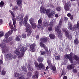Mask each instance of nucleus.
I'll list each match as a JSON object with an SVG mask.
<instances>
[{
	"instance_id": "nucleus-50",
	"label": "nucleus",
	"mask_w": 79,
	"mask_h": 79,
	"mask_svg": "<svg viewBox=\"0 0 79 79\" xmlns=\"http://www.w3.org/2000/svg\"><path fill=\"white\" fill-rule=\"evenodd\" d=\"M55 16L56 18H58V15L56 14L55 15Z\"/></svg>"
},
{
	"instance_id": "nucleus-63",
	"label": "nucleus",
	"mask_w": 79,
	"mask_h": 79,
	"mask_svg": "<svg viewBox=\"0 0 79 79\" xmlns=\"http://www.w3.org/2000/svg\"><path fill=\"white\" fill-rule=\"evenodd\" d=\"M50 6V5H49V6Z\"/></svg>"
},
{
	"instance_id": "nucleus-37",
	"label": "nucleus",
	"mask_w": 79,
	"mask_h": 79,
	"mask_svg": "<svg viewBox=\"0 0 79 79\" xmlns=\"http://www.w3.org/2000/svg\"><path fill=\"white\" fill-rule=\"evenodd\" d=\"M6 57L7 59L10 60V53H9L6 56Z\"/></svg>"
},
{
	"instance_id": "nucleus-9",
	"label": "nucleus",
	"mask_w": 79,
	"mask_h": 79,
	"mask_svg": "<svg viewBox=\"0 0 79 79\" xmlns=\"http://www.w3.org/2000/svg\"><path fill=\"white\" fill-rule=\"evenodd\" d=\"M62 31L63 32H65V34L68 38L70 39V40H71L72 39V36L71 35H69V33L68 30H67V29L63 28L62 29Z\"/></svg>"
},
{
	"instance_id": "nucleus-30",
	"label": "nucleus",
	"mask_w": 79,
	"mask_h": 79,
	"mask_svg": "<svg viewBox=\"0 0 79 79\" xmlns=\"http://www.w3.org/2000/svg\"><path fill=\"white\" fill-rule=\"evenodd\" d=\"M44 60V59L42 57H39L38 59V61L39 62H42Z\"/></svg>"
},
{
	"instance_id": "nucleus-5",
	"label": "nucleus",
	"mask_w": 79,
	"mask_h": 79,
	"mask_svg": "<svg viewBox=\"0 0 79 79\" xmlns=\"http://www.w3.org/2000/svg\"><path fill=\"white\" fill-rule=\"evenodd\" d=\"M63 22V19H61L59 22V24L58 26L56 27L55 30L57 33V35H58V37L59 39H61L62 37V33L61 31L60 30V27H61L62 26V22Z\"/></svg>"
},
{
	"instance_id": "nucleus-51",
	"label": "nucleus",
	"mask_w": 79,
	"mask_h": 79,
	"mask_svg": "<svg viewBox=\"0 0 79 79\" xmlns=\"http://www.w3.org/2000/svg\"><path fill=\"white\" fill-rule=\"evenodd\" d=\"M48 67L47 66L46 68V69L45 70V71H48Z\"/></svg>"
},
{
	"instance_id": "nucleus-32",
	"label": "nucleus",
	"mask_w": 79,
	"mask_h": 79,
	"mask_svg": "<svg viewBox=\"0 0 79 79\" xmlns=\"http://www.w3.org/2000/svg\"><path fill=\"white\" fill-rule=\"evenodd\" d=\"M49 24V22H44V25L46 26H48Z\"/></svg>"
},
{
	"instance_id": "nucleus-25",
	"label": "nucleus",
	"mask_w": 79,
	"mask_h": 79,
	"mask_svg": "<svg viewBox=\"0 0 79 79\" xmlns=\"http://www.w3.org/2000/svg\"><path fill=\"white\" fill-rule=\"evenodd\" d=\"M49 37L51 39H55V35L53 34H50L49 35Z\"/></svg>"
},
{
	"instance_id": "nucleus-34",
	"label": "nucleus",
	"mask_w": 79,
	"mask_h": 79,
	"mask_svg": "<svg viewBox=\"0 0 79 79\" xmlns=\"http://www.w3.org/2000/svg\"><path fill=\"white\" fill-rule=\"evenodd\" d=\"M4 35V33L2 31H0V37Z\"/></svg>"
},
{
	"instance_id": "nucleus-4",
	"label": "nucleus",
	"mask_w": 79,
	"mask_h": 79,
	"mask_svg": "<svg viewBox=\"0 0 79 79\" xmlns=\"http://www.w3.org/2000/svg\"><path fill=\"white\" fill-rule=\"evenodd\" d=\"M40 10L41 13H45L46 12V14L49 18H52L53 17L54 13H53V12L50 9H48L46 10V9L45 7L41 6L40 7Z\"/></svg>"
},
{
	"instance_id": "nucleus-56",
	"label": "nucleus",
	"mask_w": 79,
	"mask_h": 79,
	"mask_svg": "<svg viewBox=\"0 0 79 79\" xmlns=\"http://www.w3.org/2000/svg\"><path fill=\"white\" fill-rule=\"evenodd\" d=\"M13 40V37H11L10 38V40Z\"/></svg>"
},
{
	"instance_id": "nucleus-7",
	"label": "nucleus",
	"mask_w": 79,
	"mask_h": 79,
	"mask_svg": "<svg viewBox=\"0 0 79 79\" xmlns=\"http://www.w3.org/2000/svg\"><path fill=\"white\" fill-rule=\"evenodd\" d=\"M68 28L69 29L72 30V31H75L76 29H77V28H79V23L78 22L77 23V24L75 25L72 28V24L70 22H68Z\"/></svg>"
},
{
	"instance_id": "nucleus-36",
	"label": "nucleus",
	"mask_w": 79,
	"mask_h": 79,
	"mask_svg": "<svg viewBox=\"0 0 79 79\" xmlns=\"http://www.w3.org/2000/svg\"><path fill=\"white\" fill-rule=\"evenodd\" d=\"M6 74V71L3 70L2 71V75H5Z\"/></svg>"
},
{
	"instance_id": "nucleus-10",
	"label": "nucleus",
	"mask_w": 79,
	"mask_h": 79,
	"mask_svg": "<svg viewBox=\"0 0 79 79\" xmlns=\"http://www.w3.org/2000/svg\"><path fill=\"white\" fill-rule=\"evenodd\" d=\"M10 13L12 15V20L13 21V23L14 27H16V19L15 18V13L12 11H10Z\"/></svg>"
},
{
	"instance_id": "nucleus-21",
	"label": "nucleus",
	"mask_w": 79,
	"mask_h": 79,
	"mask_svg": "<svg viewBox=\"0 0 79 79\" xmlns=\"http://www.w3.org/2000/svg\"><path fill=\"white\" fill-rule=\"evenodd\" d=\"M48 40V38H43L40 39V40L41 42H46Z\"/></svg>"
},
{
	"instance_id": "nucleus-20",
	"label": "nucleus",
	"mask_w": 79,
	"mask_h": 79,
	"mask_svg": "<svg viewBox=\"0 0 79 79\" xmlns=\"http://www.w3.org/2000/svg\"><path fill=\"white\" fill-rule=\"evenodd\" d=\"M14 77H19L20 76V74H19L18 72H15V73L14 74Z\"/></svg>"
},
{
	"instance_id": "nucleus-23",
	"label": "nucleus",
	"mask_w": 79,
	"mask_h": 79,
	"mask_svg": "<svg viewBox=\"0 0 79 79\" xmlns=\"http://www.w3.org/2000/svg\"><path fill=\"white\" fill-rule=\"evenodd\" d=\"M55 59L57 60H59L60 59V56L59 54L56 53Z\"/></svg>"
},
{
	"instance_id": "nucleus-55",
	"label": "nucleus",
	"mask_w": 79,
	"mask_h": 79,
	"mask_svg": "<svg viewBox=\"0 0 79 79\" xmlns=\"http://www.w3.org/2000/svg\"><path fill=\"white\" fill-rule=\"evenodd\" d=\"M16 57H17V56H14V59H15V58H16Z\"/></svg>"
},
{
	"instance_id": "nucleus-40",
	"label": "nucleus",
	"mask_w": 79,
	"mask_h": 79,
	"mask_svg": "<svg viewBox=\"0 0 79 79\" xmlns=\"http://www.w3.org/2000/svg\"><path fill=\"white\" fill-rule=\"evenodd\" d=\"M24 76H20L19 77H18L17 79H24Z\"/></svg>"
},
{
	"instance_id": "nucleus-22",
	"label": "nucleus",
	"mask_w": 79,
	"mask_h": 79,
	"mask_svg": "<svg viewBox=\"0 0 79 79\" xmlns=\"http://www.w3.org/2000/svg\"><path fill=\"white\" fill-rule=\"evenodd\" d=\"M22 70L23 71V72L25 73H26L27 71V68L25 67H23L22 68Z\"/></svg>"
},
{
	"instance_id": "nucleus-52",
	"label": "nucleus",
	"mask_w": 79,
	"mask_h": 79,
	"mask_svg": "<svg viewBox=\"0 0 79 79\" xmlns=\"http://www.w3.org/2000/svg\"><path fill=\"white\" fill-rule=\"evenodd\" d=\"M3 63V61L2 60H0V64H1Z\"/></svg>"
},
{
	"instance_id": "nucleus-54",
	"label": "nucleus",
	"mask_w": 79,
	"mask_h": 79,
	"mask_svg": "<svg viewBox=\"0 0 79 79\" xmlns=\"http://www.w3.org/2000/svg\"><path fill=\"white\" fill-rule=\"evenodd\" d=\"M39 35H37L36 38V39H39Z\"/></svg>"
},
{
	"instance_id": "nucleus-12",
	"label": "nucleus",
	"mask_w": 79,
	"mask_h": 79,
	"mask_svg": "<svg viewBox=\"0 0 79 79\" xmlns=\"http://www.w3.org/2000/svg\"><path fill=\"white\" fill-rule=\"evenodd\" d=\"M10 31H9L8 32H7L5 34V39L6 40V41H7L8 42H6V43H10V40H6V39H7V38H8V37H9V36H10Z\"/></svg>"
},
{
	"instance_id": "nucleus-24",
	"label": "nucleus",
	"mask_w": 79,
	"mask_h": 79,
	"mask_svg": "<svg viewBox=\"0 0 79 79\" xmlns=\"http://www.w3.org/2000/svg\"><path fill=\"white\" fill-rule=\"evenodd\" d=\"M17 4L19 6L22 5V0H17Z\"/></svg>"
},
{
	"instance_id": "nucleus-3",
	"label": "nucleus",
	"mask_w": 79,
	"mask_h": 79,
	"mask_svg": "<svg viewBox=\"0 0 79 79\" xmlns=\"http://www.w3.org/2000/svg\"><path fill=\"white\" fill-rule=\"evenodd\" d=\"M27 47L26 46L23 45L22 46H20V48H18L15 51V54L18 55V58H21V57L24 56V52L27 50Z\"/></svg>"
},
{
	"instance_id": "nucleus-44",
	"label": "nucleus",
	"mask_w": 79,
	"mask_h": 79,
	"mask_svg": "<svg viewBox=\"0 0 79 79\" xmlns=\"http://www.w3.org/2000/svg\"><path fill=\"white\" fill-rule=\"evenodd\" d=\"M35 65L36 67H38V63H37V62L35 61Z\"/></svg>"
},
{
	"instance_id": "nucleus-11",
	"label": "nucleus",
	"mask_w": 79,
	"mask_h": 79,
	"mask_svg": "<svg viewBox=\"0 0 79 79\" xmlns=\"http://www.w3.org/2000/svg\"><path fill=\"white\" fill-rule=\"evenodd\" d=\"M35 46H36L35 43H33L31 45L30 47V51L31 52H35Z\"/></svg>"
},
{
	"instance_id": "nucleus-27",
	"label": "nucleus",
	"mask_w": 79,
	"mask_h": 79,
	"mask_svg": "<svg viewBox=\"0 0 79 79\" xmlns=\"http://www.w3.org/2000/svg\"><path fill=\"white\" fill-rule=\"evenodd\" d=\"M31 24V27H32V28L33 29L36 28V27H37V25L35 23H34Z\"/></svg>"
},
{
	"instance_id": "nucleus-53",
	"label": "nucleus",
	"mask_w": 79,
	"mask_h": 79,
	"mask_svg": "<svg viewBox=\"0 0 79 79\" xmlns=\"http://www.w3.org/2000/svg\"><path fill=\"white\" fill-rule=\"evenodd\" d=\"M63 79H67V77L66 76H64V77Z\"/></svg>"
},
{
	"instance_id": "nucleus-13",
	"label": "nucleus",
	"mask_w": 79,
	"mask_h": 79,
	"mask_svg": "<svg viewBox=\"0 0 79 79\" xmlns=\"http://www.w3.org/2000/svg\"><path fill=\"white\" fill-rule=\"evenodd\" d=\"M10 9L12 10H14V11H18V6H15L13 7V5L12 4H10Z\"/></svg>"
},
{
	"instance_id": "nucleus-46",
	"label": "nucleus",
	"mask_w": 79,
	"mask_h": 79,
	"mask_svg": "<svg viewBox=\"0 0 79 79\" xmlns=\"http://www.w3.org/2000/svg\"><path fill=\"white\" fill-rule=\"evenodd\" d=\"M3 20L0 19V25H1V24H3Z\"/></svg>"
},
{
	"instance_id": "nucleus-6",
	"label": "nucleus",
	"mask_w": 79,
	"mask_h": 79,
	"mask_svg": "<svg viewBox=\"0 0 79 79\" xmlns=\"http://www.w3.org/2000/svg\"><path fill=\"white\" fill-rule=\"evenodd\" d=\"M8 42V40L6 41V39H4L3 42L0 44V47H1L2 50V52L4 53H6L8 51V48L6 47V43Z\"/></svg>"
},
{
	"instance_id": "nucleus-43",
	"label": "nucleus",
	"mask_w": 79,
	"mask_h": 79,
	"mask_svg": "<svg viewBox=\"0 0 79 79\" xmlns=\"http://www.w3.org/2000/svg\"><path fill=\"white\" fill-rule=\"evenodd\" d=\"M64 20L65 23H66L67 21L68 20V18L65 17H64Z\"/></svg>"
},
{
	"instance_id": "nucleus-14",
	"label": "nucleus",
	"mask_w": 79,
	"mask_h": 79,
	"mask_svg": "<svg viewBox=\"0 0 79 79\" xmlns=\"http://www.w3.org/2000/svg\"><path fill=\"white\" fill-rule=\"evenodd\" d=\"M42 19H40L38 21V27L39 29H40L42 27Z\"/></svg>"
},
{
	"instance_id": "nucleus-8",
	"label": "nucleus",
	"mask_w": 79,
	"mask_h": 79,
	"mask_svg": "<svg viewBox=\"0 0 79 79\" xmlns=\"http://www.w3.org/2000/svg\"><path fill=\"white\" fill-rule=\"evenodd\" d=\"M66 2H67V0H63V2L64 4V9L66 11H69L70 10L69 7L71 6V3L69 1L68 2L66 3Z\"/></svg>"
},
{
	"instance_id": "nucleus-19",
	"label": "nucleus",
	"mask_w": 79,
	"mask_h": 79,
	"mask_svg": "<svg viewBox=\"0 0 79 79\" xmlns=\"http://www.w3.org/2000/svg\"><path fill=\"white\" fill-rule=\"evenodd\" d=\"M35 75H33L32 76L33 79H34L36 77V78H38L39 77V72L38 71H36L35 73Z\"/></svg>"
},
{
	"instance_id": "nucleus-64",
	"label": "nucleus",
	"mask_w": 79,
	"mask_h": 79,
	"mask_svg": "<svg viewBox=\"0 0 79 79\" xmlns=\"http://www.w3.org/2000/svg\"><path fill=\"white\" fill-rule=\"evenodd\" d=\"M44 73L45 74V72H44Z\"/></svg>"
},
{
	"instance_id": "nucleus-18",
	"label": "nucleus",
	"mask_w": 79,
	"mask_h": 79,
	"mask_svg": "<svg viewBox=\"0 0 79 79\" xmlns=\"http://www.w3.org/2000/svg\"><path fill=\"white\" fill-rule=\"evenodd\" d=\"M10 29H11L10 30V34H11L12 33H13V30L14 31H17V29L16 28H14V29H13V25L11 24V23H10Z\"/></svg>"
},
{
	"instance_id": "nucleus-28",
	"label": "nucleus",
	"mask_w": 79,
	"mask_h": 79,
	"mask_svg": "<svg viewBox=\"0 0 79 79\" xmlns=\"http://www.w3.org/2000/svg\"><path fill=\"white\" fill-rule=\"evenodd\" d=\"M21 36L20 35L17 36L16 38H15V40L16 41H20V38L21 37Z\"/></svg>"
},
{
	"instance_id": "nucleus-59",
	"label": "nucleus",
	"mask_w": 79,
	"mask_h": 79,
	"mask_svg": "<svg viewBox=\"0 0 79 79\" xmlns=\"http://www.w3.org/2000/svg\"><path fill=\"white\" fill-rule=\"evenodd\" d=\"M63 75V73H62L61 75V76H62Z\"/></svg>"
},
{
	"instance_id": "nucleus-45",
	"label": "nucleus",
	"mask_w": 79,
	"mask_h": 79,
	"mask_svg": "<svg viewBox=\"0 0 79 79\" xmlns=\"http://www.w3.org/2000/svg\"><path fill=\"white\" fill-rule=\"evenodd\" d=\"M73 18H74V16L73 15H71L70 17V19L71 20H73Z\"/></svg>"
},
{
	"instance_id": "nucleus-57",
	"label": "nucleus",
	"mask_w": 79,
	"mask_h": 79,
	"mask_svg": "<svg viewBox=\"0 0 79 79\" xmlns=\"http://www.w3.org/2000/svg\"><path fill=\"white\" fill-rule=\"evenodd\" d=\"M77 76L79 77V72L77 73Z\"/></svg>"
},
{
	"instance_id": "nucleus-29",
	"label": "nucleus",
	"mask_w": 79,
	"mask_h": 79,
	"mask_svg": "<svg viewBox=\"0 0 79 79\" xmlns=\"http://www.w3.org/2000/svg\"><path fill=\"white\" fill-rule=\"evenodd\" d=\"M30 23L31 24H32L34 23V19L32 18H31L29 20Z\"/></svg>"
},
{
	"instance_id": "nucleus-42",
	"label": "nucleus",
	"mask_w": 79,
	"mask_h": 79,
	"mask_svg": "<svg viewBox=\"0 0 79 79\" xmlns=\"http://www.w3.org/2000/svg\"><path fill=\"white\" fill-rule=\"evenodd\" d=\"M27 75L29 77H31V76H32V73L31 72H28L27 74Z\"/></svg>"
},
{
	"instance_id": "nucleus-47",
	"label": "nucleus",
	"mask_w": 79,
	"mask_h": 79,
	"mask_svg": "<svg viewBox=\"0 0 79 79\" xmlns=\"http://www.w3.org/2000/svg\"><path fill=\"white\" fill-rule=\"evenodd\" d=\"M73 73H77V70L76 69H73Z\"/></svg>"
},
{
	"instance_id": "nucleus-15",
	"label": "nucleus",
	"mask_w": 79,
	"mask_h": 79,
	"mask_svg": "<svg viewBox=\"0 0 79 79\" xmlns=\"http://www.w3.org/2000/svg\"><path fill=\"white\" fill-rule=\"evenodd\" d=\"M40 45L41 47L44 48V49L46 50L47 52H48V48L47 47H46V46L43 43L41 42L40 44Z\"/></svg>"
},
{
	"instance_id": "nucleus-26",
	"label": "nucleus",
	"mask_w": 79,
	"mask_h": 79,
	"mask_svg": "<svg viewBox=\"0 0 79 79\" xmlns=\"http://www.w3.org/2000/svg\"><path fill=\"white\" fill-rule=\"evenodd\" d=\"M74 44L76 45H77L79 44V40L77 39H75L74 41Z\"/></svg>"
},
{
	"instance_id": "nucleus-62",
	"label": "nucleus",
	"mask_w": 79,
	"mask_h": 79,
	"mask_svg": "<svg viewBox=\"0 0 79 79\" xmlns=\"http://www.w3.org/2000/svg\"><path fill=\"white\" fill-rule=\"evenodd\" d=\"M11 57L13 58V55H11Z\"/></svg>"
},
{
	"instance_id": "nucleus-16",
	"label": "nucleus",
	"mask_w": 79,
	"mask_h": 79,
	"mask_svg": "<svg viewBox=\"0 0 79 79\" xmlns=\"http://www.w3.org/2000/svg\"><path fill=\"white\" fill-rule=\"evenodd\" d=\"M38 67L41 69H45V67L44 66V65L42 63H40Z\"/></svg>"
},
{
	"instance_id": "nucleus-39",
	"label": "nucleus",
	"mask_w": 79,
	"mask_h": 79,
	"mask_svg": "<svg viewBox=\"0 0 79 79\" xmlns=\"http://www.w3.org/2000/svg\"><path fill=\"white\" fill-rule=\"evenodd\" d=\"M3 5H4V2L2 1H1L0 3V6L1 7H2V6H3Z\"/></svg>"
},
{
	"instance_id": "nucleus-35",
	"label": "nucleus",
	"mask_w": 79,
	"mask_h": 79,
	"mask_svg": "<svg viewBox=\"0 0 79 79\" xmlns=\"http://www.w3.org/2000/svg\"><path fill=\"white\" fill-rule=\"evenodd\" d=\"M47 62L49 66L50 67L52 66V63H51V62L49 60Z\"/></svg>"
},
{
	"instance_id": "nucleus-41",
	"label": "nucleus",
	"mask_w": 79,
	"mask_h": 79,
	"mask_svg": "<svg viewBox=\"0 0 79 79\" xmlns=\"http://www.w3.org/2000/svg\"><path fill=\"white\" fill-rule=\"evenodd\" d=\"M40 53L41 55H44V54L45 53V52L43 51H41L40 52Z\"/></svg>"
},
{
	"instance_id": "nucleus-60",
	"label": "nucleus",
	"mask_w": 79,
	"mask_h": 79,
	"mask_svg": "<svg viewBox=\"0 0 79 79\" xmlns=\"http://www.w3.org/2000/svg\"><path fill=\"white\" fill-rule=\"evenodd\" d=\"M48 79H52V78H48Z\"/></svg>"
},
{
	"instance_id": "nucleus-48",
	"label": "nucleus",
	"mask_w": 79,
	"mask_h": 79,
	"mask_svg": "<svg viewBox=\"0 0 79 79\" xmlns=\"http://www.w3.org/2000/svg\"><path fill=\"white\" fill-rule=\"evenodd\" d=\"M52 69L53 71H55L56 70V68L55 66H53L52 67Z\"/></svg>"
},
{
	"instance_id": "nucleus-61",
	"label": "nucleus",
	"mask_w": 79,
	"mask_h": 79,
	"mask_svg": "<svg viewBox=\"0 0 79 79\" xmlns=\"http://www.w3.org/2000/svg\"><path fill=\"white\" fill-rule=\"evenodd\" d=\"M9 26H10V23H9Z\"/></svg>"
},
{
	"instance_id": "nucleus-2",
	"label": "nucleus",
	"mask_w": 79,
	"mask_h": 79,
	"mask_svg": "<svg viewBox=\"0 0 79 79\" xmlns=\"http://www.w3.org/2000/svg\"><path fill=\"white\" fill-rule=\"evenodd\" d=\"M74 55V54L71 52L70 54H68L65 55L64 56V58L65 59H69L71 63H73V64L69 65L67 66V68L69 70H71L72 69L74 68L75 66V65L76 64V62H74V59H73V56Z\"/></svg>"
},
{
	"instance_id": "nucleus-58",
	"label": "nucleus",
	"mask_w": 79,
	"mask_h": 79,
	"mask_svg": "<svg viewBox=\"0 0 79 79\" xmlns=\"http://www.w3.org/2000/svg\"><path fill=\"white\" fill-rule=\"evenodd\" d=\"M72 2H74V1H75V0H70Z\"/></svg>"
},
{
	"instance_id": "nucleus-38",
	"label": "nucleus",
	"mask_w": 79,
	"mask_h": 79,
	"mask_svg": "<svg viewBox=\"0 0 79 79\" xmlns=\"http://www.w3.org/2000/svg\"><path fill=\"white\" fill-rule=\"evenodd\" d=\"M61 9V7L59 6L57 7L56 8V10L57 11H60Z\"/></svg>"
},
{
	"instance_id": "nucleus-17",
	"label": "nucleus",
	"mask_w": 79,
	"mask_h": 79,
	"mask_svg": "<svg viewBox=\"0 0 79 79\" xmlns=\"http://www.w3.org/2000/svg\"><path fill=\"white\" fill-rule=\"evenodd\" d=\"M53 20L52 22H51L49 24V26L50 27H48V29L49 31H52V26H53Z\"/></svg>"
},
{
	"instance_id": "nucleus-31",
	"label": "nucleus",
	"mask_w": 79,
	"mask_h": 79,
	"mask_svg": "<svg viewBox=\"0 0 79 79\" xmlns=\"http://www.w3.org/2000/svg\"><path fill=\"white\" fill-rule=\"evenodd\" d=\"M22 37L23 39H25V38H26V35L25 33H23L22 34Z\"/></svg>"
},
{
	"instance_id": "nucleus-1",
	"label": "nucleus",
	"mask_w": 79,
	"mask_h": 79,
	"mask_svg": "<svg viewBox=\"0 0 79 79\" xmlns=\"http://www.w3.org/2000/svg\"><path fill=\"white\" fill-rule=\"evenodd\" d=\"M24 16L23 14H21L20 15H19L18 17H17L16 18L18 20H19V24L20 26L23 25H23L26 26V31L28 32L27 35L28 36H29L31 34L32 31H31V26L27 23V21H28L29 17L27 15H26L24 17V19H23V17H24Z\"/></svg>"
},
{
	"instance_id": "nucleus-33",
	"label": "nucleus",
	"mask_w": 79,
	"mask_h": 79,
	"mask_svg": "<svg viewBox=\"0 0 79 79\" xmlns=\"http://www.w3.org/2000/svg\"><path fill=\"white\" fill-rule=\"evenodd\" d=\"M28 70L29 71H33V68H32V67L31 66H29Z\"/></svg>"
},
{
	"instance_id": "nucleus-49",
	"label": "nucleus",
	"mask_w": 79,
	"mask_h": 79,
	"mask_svg": "<svg viewBox=\"0 0 79 79\" xmlns=\"http://www.w3.org/2000/svg\"><path fill=\"white\" fill-rule=\"evenodd\" d=\"M67 16H68L69 17H70V16H71V14L68 13L67 15Z\"/></svg>"
}]
</instances>
